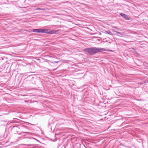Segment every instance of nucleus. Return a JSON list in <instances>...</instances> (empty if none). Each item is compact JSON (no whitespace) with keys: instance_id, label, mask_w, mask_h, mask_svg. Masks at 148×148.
<instances>
[{"instance_id":"obj_10","label":"nucleus","mask_w":148,"mask_h":148,"mask_svg":"<svg viewBox=\"0 0 148 148\" xmlns=\"http://www.w3.org/2000/svg\"><path fill=\"white\" fill-rule=\"evenodd\" d=\"M42 10V9H41L40 8H37L36 9V10Z\"/></svg>"},{"instance_id":"obj_1","label":"nucleus","mask_w":148,"mask_h":148,"mask_svg":"<svg viewBox=\"0 0 148 148\" xmlns=\"http://www.w3.org/2000/svg\"><path fill=\"white\" fill-rule=\"evenodd\" d=\"M84 50L90 55H92L100 52L101 51H107V49L103 48H97L96 47L85 49Z\"/></svg>"},{"instance_id":"obj_8","label":"nucleus","mask_w":148,"mask_h":148,"mask_svg":"<svg viewBox=\"0 0 148 148\" xmlns=\"http://www.w3.org/2000/svg\"><path fill=\"white\" fill-rule=\"evenodd\" d=\"M111 32H108V31H106L105 32V33L107 34H111Z\"/></svg>"},{"instance_id":"obj_4","label":"nucleus","mask_w":148,"mask_h":148,"mask_svg":"<svg viewBox=\"0 0 148 148\" xmlns=\"http://www.w3.org/2000/svg\"><path fill=\"white\" fill-rule=\"evenodd\" d=\"M20 125H16L13 126L11 127L12 130V132L15 134H16L18 132L20 131Z\"/></svg>"},{"instance_id":"obj_3","label":"nucleus","mask_w":148,"mask_h":148,"mask_svg":"<svg viewBox=\"0 0 148 148\" xmlns=\"http://www.w3.org/2000/svg\"><path fill=\"white\" fill-rule=\"evenodd\" d=\"M19 127L21 132L19 134H21L22 133L24 134L27 133L28 134H31V133L27 132L28 130V127L24 125H20Z\"/></svg>"},{"instance_id":"obj_5","label":"nucleus","mask_w":148,"mask_h":148,"mask_svg":"<svg viewBox=\"0 0 148 148\" xmlns=\"http://www.w3.org/2000/svg\"><path fill=\"white\" fill-rule=\"evenodd\" d=\"M120 15L126 20H129L130 19L129 18H128L127 15L125 14L121 13L120 14Z\"/></svg>"},{"instance_id":"obj_6","label":"nucleus","mask_w":148,"mask_h":148,"mask_svg":"<svg viewBox=\"0 0 148 148\" xmlns=\"http://www.w3.org/2000/svg\"><path fill=\"white\" fill-rule=\"evenodd\" d=\"M32 31L36 33H41L42 29H33Z\"/></svg>"},{"instance_id":"obj_9","label":"nucleus","mask_w":148,"mask_h":148,"mask_svg":"<svg viewBox=\"0 0 148 148\" xmlns=\"http://www.w3.org/2000/svg\"><path fill=\"white\" fill-rule=\"evenodd\" d=\"M59 62V61H54V62H51V63H52L53 64H55L56 63H58Z\"/></svg>"},{"instance_id":"obj_2","label":"nucleus","mask_w":148,"mask_h":148,"mask_svg":"<svg viewBox=\"0 0 148 148\" xmlns=\"http://www.w3.org/2000/svg\"><path fill=\"white\" fill-rule=\"evenodd\" d=\"M60 30H51L49 29H42L41 33L47 34H58L60 32Z\"/></svg>"},{"instance_id":"obj_11","label":"nucleus","mask_w":148,"mask_h":148,"mask_svg":"<svg viewBox=\"0 0 148 148\" xmlns=\"http://www.w3.org/2000/svg\"><path fill=\"white\" fill-rule=\"evenodd\" d=\"M118 30H120L121 31V29H119V28H116Z\"/></svg>"},{"instance_id":"obj_7","label":"nucleus","mask_w":148,"mask_h":148,"mask_svg":"<svg viewBox=\"0 0 148 148\" xmlns=\"http://www.w3.org/2000/svg\"><path fill=\"white\" fill-rule=\"evenodd\" d=\"M115 32L116 33L119 34H120L121 35H123L124 34L123 33H121V32H119L115 31Z\"/></svg>"}]
</instances>
